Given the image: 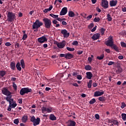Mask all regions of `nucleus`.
I'll use <instances>...</instances> for the list:
<instances>
[{
    "label": "nucleus",
    "instance_id": "58836bf2",
    "mask_svg": "<svg viewBox=\"0 0 126 126\" xmlns=\"http://www.w3.org/2000/svg\"><path fill=\"white\" fill-rule=\"evenodd\" d=\"M50 16H51V17H53V18H58L59 17V15H55L54 14H50Z\"/></svg>",
    "mask_w": 126,
    "mask_h": 126
},
{
    "label": "nucleus",
    "instance_id": "1a4fd4ad",
    "mask_svg": "<svg viewBox=\"0 0 126 126\" xmlns=\"http://www.w3.org/2000/svg\"><path fill=\"white\" fill-rule=\"evenodd\" d=\"M1 92L3 95H5L6 96H10L11 94V92H10L7 89L3 88L1 90Z\"/></svg>",
    "mask_w": 126,
    "mask_h": 126
},
{
    "label": "nucleus",
    "instance_id": "0e129e2a",
    "mask_svg": "<svg viewBox=\"0 0 126 126\" xmlns=\"http://www.w3.org/2000/svg\"><path fill=\"white\" fill-rule=\"evenodd\" d=\"M105 51V52H106V53H108V54L111 53V51L109 49H106Z\"/></svg>",
    "mask_w": 126,
    "mask_h": 126
},
{
    "label": "nucleus",
    "instance_id": "72a5a7b5",
    "mask_svg": "<svg viewBox=\"0 0 126 126\" xmlns=\"http://www.w3.org/2000/svg\"><path fill=\"white\" fill-rule=\"evenodd\" d=\"M88 88H91L92 87V80H90L89 82L88 83Z\"/></svg>",
    "mask_w": 126,
    "mask_h": 126
},
{
    "label": "nucleus",
    "instance_id": "f8f14e48",
    "mask_svg": "<svg viewBox=\"0 0 126 126\" xmlns=\"http://www.w3.org/2000/svg\"><path fill=\"white\" fill-rule=\"evenodd\" d=\"M61 33L63 35L64 38H67L69 37V32H67L66 30H62Z\"/></svg>",
    "mask_w": 126,
    "mask_h": 126
},
{
    "label": "nucleus",
    "instance_id": "a18cd8bd",
    "mask_svg": "<svg viewBox=\"0 0 126 126\" xmlns=\"http://www.w3.org/2000/svg\"><path fill=\"white\" fill-rule=\"evenodd\" d=\"M94 22H99V21H100V18H99V17L94 18Z\"/></svg>",
    "mask_w": 126,
    "mask_h": 126
},
{
    "label": "nucleus",
    "instance_id": "b1692460",
    "mask_svg": "<svg viewBox=\"0 0 126 126\" xmlns=\"http://www.w3.org/2000/svg\"><path fill=\"white\" fill-rule=\"evenodd\" d=\"M6 100L7 102H9V103H11V102H13V98H11V96H7L6 97Z\"/></svg>",
    "mask_w": 126,
    "mask_h": 126
},
{
    "label": "nucleus",
    "instance_id": "4c0bfd02",
    "mask_svg": "<svg viewBox=\"0 0 126 126\" xmlns=\"http://www.w3.org/2000/svg\"><path fill=\"white\" fill-rule=\"evenodd\" d=\"M66 50H67V51H69V52H73V51H74L75 49L74 48H71L70 47H67Z\"/></svg>",
    "mask_w": 126,
    "mask_h": 126
},
{
    "label": "nucleus",
    "instance_id": "f03ea898",
    "mask_svg": "<svg viewBox=\"0 0 126 126\" xmlns=\"http://www.w3.org/2000/svg\"><path fill=\"white\" fill-rule=\"evenodd\" d=\"M31 122L33 123V125L34 126H38L40 125V122H41V120L39 118H35V116H33L31 118Z\"/></svg>",
    "mask_w": 126,
    "mask_h": 126
},
{
    "label": "nucleus",
    "instance_id": "6ab92c4d",
    "mask_svg": "<svg viewBox=\"0 0 126 126\" xmlns=\"http://www.w3.org/2000/svg\"><path fill=\"white\" fill-rule=\"evenodd\" d=\"M86 78L88 79H91V78H92V77H93V74H92V73H91V72H87L86 73Z\"/></svg>",
    "mask_w": 126,
    "mask_h": 126
},
{
    "label": "nucleus",
    "instance_id": "473e14b6",
    "mask_svg": "<svg viewBox=\"0 0 126 126\" xmlns=\"http://www.w3.org/2000/svg\"><path fill=\"white\" fill-rule=\"evenodd\" d=\"M104 57H105V55L104 54H102L100 56H97L96 57V59L97 60H99V61H101V60H103V59H104Z\"/></svg>",
    "mask_w": 126,
    "mask_h": 126
},
{
    "label": "nucleus",
    "instance_id": "a878e982",
    "mask_svg": "<svg viewBox=\"0 0 126 126\" xmlns=\"http://www.w3.org/2000/svg\"><path fill=\"white\" fill-rule=\"evenodd\" d=\"M53 9V5H50L49 8L45 9L43 12H45V13H47L48 11H51L52 9Z\"/></svg>",
    "mask_w": 126,
    "mask_h": 126
},
{
    "label": "nucleus",
    "instance_id": "4be33fe9",
    "mask_svg": "<svg viewBox=\"0 0 126 126\" xmlns=\"http://www.w3.org/2000/svg\"><path fill=\"white\" fill-rule=\"evenodd\" d=\"M28 120V116L27 115H24L23 117L22 118V122L23 123H26Z\"/></svg>",
    "mask_w": 126,
    "mask_h": 126
},
{
    "label": "nucleus",
    "instance_id": "e433bc0d",
    "mask_svg": "<svg viewBox=\"0 0 126 126\" xmlns=\"http://www.w3.org/2000/svg\"><path fill=\"white\" fill-rule=\"evenodd\" d=\"M93 58H94V56L93 55H91V57H89L88 58V62H89L90 63H92Z\"/></svg>",
    "mask_w": 126,
    "mask_h": 126
},
{
    "label": "nucleus",
    "instance_id": "69168bd1",
    "mask_svg": "<svg viewBox=\"0 0 126 126\" xmlns=\"http://www.w3.org/2000/svg\"><path fill=\"white\" fill-rule=\"evenodd\" d=\"M83 51H79L77 52L78 55H81L82 54H83Z\"/></svg>",
    "mask_w": 126,
    "mask_h": 126
},
{
    "label": "nucleus",
    "instance_id": "8fccbe9b",
    "mask_svg": "<svg viewBox=\"0 0 126 126\" xmlns=\"http://www.w3.org/2000/svg\"><path fill=\"white\" fill-rule=\"evenodd\" d=\"M105 31V29H104V28L101 29L100 32H101V35H104V33Z\"/></svg>",
    "mask_w": 126,
    "mask_h": 126
},
{
    "label": "nucleus",
    "instance_id": "37998d69",
    "mask_svg": "<svg viewBox=\"0 0 126 126\" xmlns=\"http://www.w3.org/2000/svg\"><path fill=\"white\" fill-rule=\"evenodd\" d=\"M13 87L15 91H16V90H17V86L14 82L13 83Z\"/></svg>",
    "mask_w": 126,
    "mask_h": 126
},
{
    "label": "nucleus",
    "instance_id": "2eb2a0df",
    "mask_svg": "<svg viewBox=\"0 0 126 126\" xmlns=\"http://www.w3.org/2000/svg\"><path fill=\"white\" fill-rule=\"evenodd\" d=\"M99 38H100V33H96L94 34L93 35V36L92 37V38L94 41H95L96 40H98V39H99Z\"/></svg>",
    "mask_w": 126,
    "mask_h": 126
},
{
    "label": "nucleus",
    "instance_id": "c9c22d12",
    "mask_svg": "<svg viewBox=\"0 0 126 126\" xmlns=\"http://www.w3.org/2000/svg\"><path fill=\"white\" fill-rule=\"evenodd\" d=\"M121 116L122 117V120H123V121H126V114L122 113Z\"/></svg>",
    "mask_w": 126,
    "mask_h": 126
},
{
    "label": "nucleus",
    "instance_id": "49530a36",
    "mask_svg": "<svg viewBox=\"0 0 126 126\" xmlns=\"http://www.w3.org/2000/svg\"><path fill=\"white\" fill-rule=\"evenodd\" d=\"M93 27H94V24L93 23L90 24V25L88 26L89 29H92V28H93Z\"/></svg>",
    "mask_w": 126,
    "mask_h": 126
},
{
    "label": "nucleus",
    "instance_id": "423d86ee",
    "mask_svg": "<svg viewBox=\"0 0 126 126\" xmlns=\"http://www.w3.org/2000/svg\"><path fill=\"white\" fill-rule=\"evenodd\" d=\"M32 91L31 89H29V88H22L20 91V95L23 96L24 94H26L29 93Z\"/></svg>",
    "mask_w": 126,
    "mask_h": 126
},
{
    "label": "nucleus",
    "instance_id": "0eeeda50",
    "mask_svg": "<svg viewBox=\"0 0 126 126\" xmlns=\"http://www.w3.org/2000/svg\"><path fill=\"white\" fill-rule=\"evenodd\" d=\"M114 44V40L113 39V36H109L108 37V39L107 41L105 42V45L106 46H108L109 47H112Z\"/></svg>",
    "mask_w": 126,
    "mask_h": 126
},
{
    "label": "nucleus",
    "instance_id": "79ce46f5",
    "mask_svg": "<svg viewBox=\"0 0 126 126\" xmlns=\"http://www.w3.org/2000/svg\"><path fill=\"white\" fill-rule=\"evenodd\" d=\"M72 45H73V46H78V41L74 40L72 42Z\"/></svg>",
    "mask_w": 126,
    "mask_h": 126
},
{
    "label": "nucleus",
    "instance_id": "6e6d98bb",
    "mask_svg": "<svg viewBox=\"0 0 126 126\" xmlns=\"http://www.w3.org/2000/svg\"><path fill=\"white\" fill-rule=\"evenodd\" d=\"M87 20H90V19H91V18H92V15H90L89 16H88V17H87Z\"/></svg>",
    "mask_w": 126,
    "mask_h": 126
},
{
    "label": "nucleus",
    "instance_id": "f257e3e1",
    "mask_svg": "<svg viewBox=\"0 0 126 126\" xmlns=\"http://www.w3.org/2000/svg\"><path fill=\"white\" fill-rule=\"evenodd\" d=\"M43 23L44 25V27L47 29H50L52 26V21L47 18H45L43 19Z\"/></svg>",
    "mask_w": 126,
    "mask_h": 126
},
{
    "label": "nucleus",
    "instance_id": "de8ad7c7",
    "mask_svg": "<svg viewBox=\"0 0 126 126\" xmlns=\"http://www.w3.org/2000/svg\"><path fill=\"white\" fill-rule=\"evenodd\" d=\"M126 106V104L125 102H122L121 103V108L122 109H124L125 107Z\"/></svg>",
    "mask_w": 126,
    "mask_h": 126
},
{
    "label": "nucleus",
    "instance_id": "ea45409f",
    "mask_svg": "<svg viewBox=\"0 0 126 126\" xmlns=\"http://www.w3.org/2000/svg\"><path fill=\"white\" fill-rule=\"evenodd\" d=\"M121 47L123 48H126V43L124 42H121L120 43Z\"/></svg>",
    "mask_w": 126,
    "mask_h": 126
},
{
    "label": "nucleus",
    "instance_id": "7c9ffc66",
    "mask_svg": "<svg viewBox=\"0 0 126 126\" xmlns=\"http://www.w3.org/2000/svg\"><path fill=\"white\" fill-rule=\"evenodd\" d=\"M85 69H86V70H91L92 67H91L90 65H87L85 66Z\"/></svg>",
    "mask_w": 126,
    "mask_h": 126
},
{
    "label": "nucleus",
    "instance_id": "774afa93",
    "mask_svg": "<svg viewBox=\"0 0 126 126\" xmlns=\"http://www.w3.org/2000/svg\"><path fill=\"white\" fill-rule=\"evenodd\" d=\"M97 83H93V87H97Z\"/></svg>",
    "mask_w": 126,
    "mask_h": 126
},
{
    "label": "nucleus",
    "instance_id": "20e7f679",
    "mask_svg": "<svg viewBox=\"0 0 126 126\" xmlns=\"http://www.w3.org/2000/svg\"><path fill=\"white\" fill-rule=\"evenodd\" d=\"M54 44H55V45H57V46L58 48H59V49H63V48H64V47H65L66 42H65V40H63L60 42H59L58 41H55L54 42Z\"/></svg>",
    "mask_w": 126,
    "mask_h": 126
},
{
    "label": "nucleus",
    "instance_id": "cd10ccee",
    "mask_svg": "<svg viewBox=\"0 0 126 126\" xmlns=\"http://www.w3.org/2000/svg\"><path fill=\"white\" fill-rule=\"evenodd\" d=\"M10 66L11 69L14 70V69H15V63L14 62H11L10 63Z\"/></svg>",
    "mask_w": 126,
    "mask_h": 126
},
{
    "label": "nucleus",
    "instance_id": "393cba45",
    "mask_svg": "<svg viewBox=\"0 0 126 126\" xmlns=\"http://www.w3.org/2000/svg\"><path fill=\"white\" fill-rule=\"evenodd\" d=\"M49 119L51 121H56V120H57V117H56L54 115L51 114L49 116Z\"/></svg>",
    "mask_w": 126,
    "mask_h": 126
},
{
    "label": "nucleus",
    "instance_id": "c03bdc74",
    "mask_svg": "<svg viewBox=\"0 0 126 126\" xmlns=\"http://www.w3.org/2000/svg\"><path fill=\"white\" fill-rule=\"evenodd\" d=\"M14 124H15V125H18L19 124V119H16L14 120Z\"/></svg>",
    "mask_w": 126,
    "mask_h": 126
},
{
    "label": "nucleus",
    "instance_id": "f3484780",
    "mask_svg": "<svg viewBox=\"0 0 126 126\" xmlns=\"http://www.w3.org/2000/svg\"><path fill=\"white\" fill-rule=\"evenodd\" d=\"M103 94H104V91H102V92H95L94 94V97H98L99 96H102V95H103Z\"/></svg>",
    "mask_w": 126,
    "mask_h": 126
},
{
    "label": "nucleus",
    "instance_id": "bb28decb",
    "mask_svg": "<svg viewBox=\"0 0 126 126\" xmlns=\"http://www.w3.org/2000/svg\"><path fill=\"white\" fill-rule=\"evenodd\" d=\"M68 16H69V17H74V16H75V14H74V12L72 11H70L68 12Z\"/></svg>",
    "mask_w": 126,
    "mask_h": 126
},
{
    "label": "nucleus",
    "instance_id": "a19ab883",
    "mask_svg": "<svg viewBox=\"0 0 126 126\" xmlns=\"http://www.w3.org/2000/svg\"><path fill=\"white\" fill-rule=\"evenodd\" d=\"M96 102V99L95 98H93L91 99V101H90L89 103L90 104H94V103Z\"/></svg>",
    "mask_w": 126,
    "mask_h": 126
},
{
    "label": "nucleus",
    "instance_id": "ddd939ff",
    "mask_svg": "<svg viewBox=\"0 0 126 126\" xmlns=\"http://www.w3.org/2000/svg\"><path fill=\"white\" fill-rule=\"evenodd\" d=\"M109 4H110V6H111V7L116 6V5H117V4H118V0H112L110 1Z\"/></svg>",
    "mask_w": 126,
    "mask_h": 126
},
{
    "label": "nucleus",
    "instance_id": "603ef678",
    "mask_svg": "<svg viewBox=\"0 0 126 126\" xmlns=\"http://www.w3.org/2000/svg\"><path fill=\"white\" fill-rule=\"evenodd\" d=\"M115 63V62L110 61L108 63V65H113Z\"/></svg>",
    "mask_w": 126,
    "mask_h": 126
},
{
    "label": "nucleus",
    "instance_id": "39448f33",
    "mask_svg": "<svg viewBox=\"0 0 126 126\" xmlns=\"http://www.w3.org/2000/svg\"><path fill=\"white\" fill-rule=\"evenodd\" d=\"M8 21L9 22H12V21H14V19L16 18V16L15 14L12 12H9L7 15Z\"/></svg>",
    "mask_w": 126,
    "mask_h": 126
},
{
    "label": "nucleus",
    "instance_id": "13d9d810",
    "mask_svg": "<svg viewBox=\"0 0 126 126\" xmlns=\"http://www.w3.org/2000/svg\"><path fill=\"white\" fill-rule=\"evenodd\" d=\"M96 28H97V26H95L93 28V29H92L91 31H92V32H94V31H96Z\"/></svg>",
    "mask_w": 126,
    "mask_h": 126
},
{
    "label": "nucleus",
    "instance_id": "09e8293b",
    "mask_svg": "<svg viewBox=\"0 0 126 126\" xmlns=\"http://www.w3.org/2000/svg\"><path fill=\"white\" fill-rule=\"evenodd\" d=\"M57 20H58V21L63 22V20H65V19H64V18L62 19V18H59V17H58L57 18Z\"/></svg>",
    "mask_w": 126,
    "mask_h": 126
},
{
    "label": "nucleus",
    "instance_id": "9b49d317",
    "mask_svg": "<svg viewBox=\"0 0 126 126\" xmlns=\"http://www.w3.org/2000/svg\"><path fill=\"white\" fill-rule=\"evenodd\" d=\"M37 41L38 43H40V44H43V43H45V42H47V37L45 36H43L41 37H39L38 38Z\"/></svg>",
    "mask_w": 126,
    "mask_h": 126
},
{
    "label": "nucleus",
    "instance_id": "412c9836",
    "mask_svg": "<svg viewBox=\"0 0 126 126\" xmlns=\"http://www.w3.org/2000/svg\"><path fill=\"white\" fill-rule=\"evenodd\" d=\"M111 47V49H113L114 50H115L116 52H117L118 53L120 52V51L119 50V47H118V46H117V45L114 44Z\"/></svg>",
    "mask_w": 126,
    "mask_h": 126
},
{
    "label": "nucleus",
    "instance_id": "680f3d73",
    "mask_svg": "<svg viewBox=\"0 0 126 126\" xmlns=\"http://www.w3.org/2000/svg\"><path fill=\"white\" fill-rule=\"evenodd\" d=\"M62 25H64H64H67V23H66V22H65V21H64L63 20L62 21Z\"/></svg>",
    "mask_w": 126,
    "mask_h": 126
},
{
    "label": "nucleus",
    "instance_id": "bf43d9fd",
    "mask_svg": "<svg viewBox=\"0 0 126 126\" xmlns=\"http://www.w3.org/2000/svg\"><path fill=\"white\" fill-rule=\"evenodd\" d=\"M95 118L96 119V120H99V119H100V116L98 115V114H95Z\"/></svg>",
    "mask_w": 126,
    "mask_h": 126
},
{
    "label": "nucleus",
    "instance_id": "2f4dec72",
    "mask_svg": "<svg viewBox=\"0 0 126 126\" xmlns=\"http://www.w3.org/2000/svg\"><path fill=\"white\" fill-rule=\"evenodd\" d=\"M21 66L22 68H25V63H24V60L23 59L20 61Z\"/></svg>",
    "mask_w": 126,
    "mask_h": 126
},
{
    "label": "nucleus",
    "instance_id": "aec40b11",
    "mask_svg": "<svg viewBox=\"0 0 126 126\" xmlns=\"http://www.w3.org/2000/svg\"><path fill=\"white\" fill-rule=\"evenodd\" d=\"M73 58V55L70 54V53H66V57L65 59L66 60H71Z\"/></svg>",
    "mask_w": 126,
    "mask_h": 126
},
{
    "label": "nucleus",
    "instance_id": "9d476101",
    "mask_svg": "<svg viewBox=\"0 0 126 126\" xmlns=\"http://www.w3.org/2000/svg\"><path fill=\"white\" fill-rule=\"evenodd\" d=\"M101 6L105 9L109 8V2L107 0H101Z\"/></svg>",
    "mask_w": 126,
    "mask_h": 126
},
{
    "label": "nucleus",
    "instance_id": "c756f323",
    "mask_svg": "<svg viewBox=\"0 0 126 126\" xmlns=\"http://www.w3.org/2000/svg\"><path fill=\"white\" fill-rule=\"evenodd\" d=\"M5 73H6V72L3 70L0 71V78L1 77H3V76L5 75Z\"/></svg>",
    "mask_w": 126,
    "mask_h": 126
},
{
    "label": "nucleus",
    "instance_id": "338daca9",
    "mask_svg": "<svg viewBox=\"0 0 126 126\" xmlns=\"http://www.w3.org/2000/svg\"><path fill=\"white\" fill-rule=\"evenodd\" d=\"M118 59H119V60H123V59H124V56H119L118 57Z\"/></svg>",
    "mask_w": 126,
    "mask_h": 126
},
{
    "label": "nucleus",
    "instance_id": "dca6fc26",
    "mask_svg": "<svg viewBox=\"0 0 126 126\" xmlns=\"http://www.w3.org/2000/svg\"><path fill=\"white\" fill-rule=\"evenodd\" d=\"M42 113H45V112H47V113H51L53 109L52 108H46L45 107L42 108Z\"/></svg>",
    "mask_w": 126,
    "mask_h": 126
},
{
    "label": "nucleus",
    "instance_id": "f704fd0d",
    "mask_svg": "<svg viewBox=\"0 0 126 126\" xmlns=\"http://www.w3.org/2000/svg\"><path fill=\"white\" fill-rule=\"evenodd\" d=\"M107 19L108 21H109V22L112 20V17L111 16V15H110L109 14H108L107 15Z\"/></svg>",
    "mask_w": 126,
    "mask_h": 126
},
{
    "label": "nucleus",
    "instance_id": "052dcab7",
    "mask_svg": "<svg viewBox=\"0 0 126 126\" xmlns=\"http://www.w3.org/2000/svg\"><path fill=\"white\" fill-rule=\"evenodd\" d=\"M52 22H53V24H54V25L58 24V22L56 20H53L52 21Z\"/></svg>",
    "mask_w": 126,
    "mask_h": 126
},
{
    "label": "nucleus",
    "instance_id": "4d7b16f0",
    "mask_svg": "<svg viewBox=\"0 0 126 126\" xmlns=\"http://www.w3.org/2000/svg\"><path fill=\"white\" fill-rule=\"evenodd\" d=\"M5 45L7 46V47H9L10 46H11V44L10 43V42H6L5 43Z\"/></svg>",
    "mask_w": 126,
    "mask_h": 126
},
{
    "label": "nucleus",
    "instance_id": "5fc2aeb1",
    "mask_svg": "<svg viewBox=\"0 0 126 126\" xmlns=\"http://www.w3.org/2000/svg\"><path fill=\"white\" fill-rule=\"evenodd\" d=\"M15 48H17L18 49V48H19V43L16 42L15 44Z\"/></svg>",
    "mask_w": 126,
    "mask_h": 126
},
{
    "label": "nucleus",
    "instance_id": "3c124183",
    "mask_svg": "<svg viewBox=\"0 0 126 126\" xmlns=\"http://www.w3.org/2000/svg\"><path fill=\"white\" fill-rule=\"evenodd\" d=\"M66 56V54H61L60 55V58H65V59Z\"/></svg>",
    "mask_w": 126,
    "mask_h": 126
},
{
    "label": "nucleus",
    "instance_id": "6e6552de",
    "mask_svg": "<svg viewBox=\"0 0 126 126\" xmlns=\"http://www.w3.org/2000/svg\"><path fill=\"white\" fill-rule=\"evenodd\" d=\"M9 105L8 106V111H11V109H14L15 107L17 106V104H16V102L14 101V100H13V101H11V102L9 103Z\"/></svg>",
    "mask_w": 126,
    "mask_h": 126
},
{
    "label": "nucleus",
    "instance_id": "a211bd4d",
    "mask_svg": "<svg viewBox=\"0 0 126 126\" xmlns=\"http://www.w3.org/2000/svg\"><path fill=\"white\" fill-rule=\"evenodd\" d=\"M76 123L74 121L69 120L67 122V126H75Z\"/></svg>",
    "mask_w": 126,
    "mask_h": 126
},
{
    "label": "nucleus",
    "instance_id": "c85d7f7f",
    "mask_svg": "<svg viewBox=\"0 0 126 126\" xmlns=\"http://www.w3.org/2000/svg\"><path fill=\"white\" fill-rule=\"evenodd\" d=\"M20 63H18L16 65V67H17L18 70H19V71H21V67H20Z\"/></svg>",
    "mask_w": 126,
    "mask_h": 126
},
{
    "label": "nucleus",
    "instance_id": "864d4df0",
    "mask_svg": "<svg viewBox=\"0 0 126 126\" xmlns=\"http://www.w3.org/2000/svg\"><path fill=\"white\" fill-rule=\"evenodd\" d=\"M77 79H78L79 80H81V79H82V77L81 76V75H78L77 77Z\"/></svg>",
    "mask_w": 126,
    "mask_h": 126
},
{
    "label": "nucleus",
    "instance_id": "e2e57ef3",
    "mask_svg": "<svg viewBox=\"0 0 126 126\" xmlns=\"http://www.w3.org/2000/svg\"><path fill=\"white\" fill-rule=\"evenodd\" d=\"M99 101H104V97H98Z\"/></svg>",
    "mask_w": 126,
    "mask_h": 126
},
{
    "label": "nucleus",
    "instance_id": "7ed1b4c3",
    "mask_svg": "<svg viewBox=\"0 0 126 126\" xmlns=\"http://www.w3.org/2000/svg\"><path fill=\"white\" fill-rule=\"evenodd\" d=\"M42 25H43V23L39 21V20H36L32 25V29L38 30V28H40Z\"/></svg>",
    "mask_w": 126,
    "mask_h": 126
},
{
    "label": "nucleus",
    "instance_id": "5701e85b",
    "mask_svg": "<svg viewBox=\"0 0 126 126\" xmlns=\"http://www.w3.org/2000/svg\"><path fill=\"white\" fill-rule=\"evenodd\" d=\"M23 33L24 34L23 36L22 40L24 41L27 39V37H28V36L26 34V32L25 31H23Z\"/></svg>",
    "mask_w": 126,
    "mask_h": 126
},
{
    "label": "nucleus",
    "instance_id": "4468645a",
    "mask_svg": "<svg viewBox=\"0 0 126 126\" xmlns=\"http://www.w3.org/2000/svg\"><path fill=\"white\" fill-rule=\"evenodd\" d=\"M67 13V7H63L61 11L60 12V15H65V14Z\"/></svg>",
    "mask_w": 126,
    "mask_h": 126
}]
</instances>
